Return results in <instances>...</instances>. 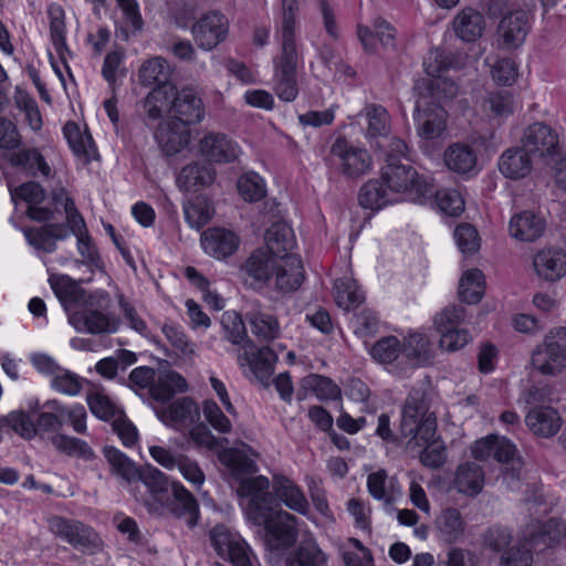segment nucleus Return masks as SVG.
<instances>
[{"label":"nucleus","instance_id":"obj_1","mask_svg":"<svg viewBox=\"0 0 566 566\" xmlns=\"http://www.w3.org/2000/svg\"><path fill=\"white\" fill-rule=\"evenodd\" d=\"M220 461L238 481L237 493L247 517L264 527L266 558L272 566L283 563V499L271 489L268 478L252 476L258 471L255 453L248 446L229 448L221 452Z\"/></svg>","mask_w":566,"mask_h":566},{"label":"nucleus","instance_id":"obj_2","mask_svg":"<svg viewBox=\"0 0 566 566\" xmlns=\"http://www.w3.org/2000/svg\"><path fill=\"white\" fill-rule=\"evenodd\" d=\"M271 227L264 234V247L253 251L240 266L242 279L253 290H263L274 282L281 287L283 276V226L281 218H269Z\"/></svg>","mask_w":566,"mask_h":566},{"label":"nucleus","instance_id":"obj_3","mask_svg":"<svg viewBox=\"0 0 566 566\" xmlns=\"http://www.w3.org/2000/svg\"><path fill=\"white\" fill-rule=\"evenodd\" d=\"M437 432V417L430 410V397L426 389L412 388L402 407L400 433L409 439L408 443H428Z\"/></svg>","mask_w":566,"mask_h":566},{"label":"nucleus","instance_id":"obj_4","mask_svg":"<svg viewBox=\"0 0 566 566\" xmlns=\"http://www.w3.org/2000/svg\"><path fill=\"white\" fill-rule=\"evenodd\" d=\"M381 179L400 200L423 203L433 198L436 192L434 185L420 176L409 163L386 164L381 170Z\"/></svg>","mask_w":566,"mask_h":566},{"label":"nucleus","instance_id":"obj_5","mask_svg":"<svg viewBox=\"0 0 566 566\" xmlns=\"http://www.w3.org/2000/svg\"><path fill=\"white\" fill-rule=\"evenodd\" d=\"M302 0H285V102L297 96V69L302 64V50L296 43V15Z\"/></svg>","mask_w":566,"mask_h":566},{"label":"nucleus","instance_id":"obj_6","mask_svg":"<svg viewBox=\"0 0 566 566\" xmlns=\"http://www.w3.org/2000/svg\"><path fill=\"white\" fill-rule=\"evenodd\" d=\"M49 531L77 551L95 554L102 547L98 534L78 520L53 515L48 518Z\"/></svg>","mask_w":566,"mask_h":566},{"label":"nucleus","instance_id":"obj_7","mask_svg":"<svg viewBox=\"0 0 566 566\" xmlns=\"http://www.w3.org/2000/svg\"><path fill=\"white\" fill-rule=\"evenodd\" d=\"M533 367L544 376H557L566 369V327L552 329L532 354Z\"/></svg>","mask_w":566,"mask_h":566},{"label":"nucleus","instance_id":"obj_8","mask_svg":"<svg viewBox=\"0 0 566 566\" xmlns=\"http://www.w3.org/2000/svg\"><path fill=\"white\" fill-rule=\"evenodd\" d=\"M521 145L533 158L542 160L545 165L556 163L562 155L558 133L542 122L533 123L523 130Z\"/></svg>","mask_w":566,"mask_h":566},{"label":"nucleus","instance_id":"obj_9","mask_svg":"<svg viewBox=\"0 0 566 566\" xmlns=\"http://www.w3.org/2000/svg\"><path fill=\"white\" fill-rule=\"evenodd\" d=\"M210 542L217 554L233 566H259L245 539L226 525H216L210 531Z\"/></svg>","mask_w":566,"mask_h":566},{"label":"nucleus","instance_id":"obj_10","mask_svg":"<svg viewBox=\"0 0 566 566\" xmlns=\"http://www.w3.org/2000/svg\"><path fill=\"white\" fill-rule=\"evenodd\" d=\"M101 293L105 295V300L99 304L80 303L77 308L69 314V323L77 332L112 334L118 329V319L101 311L108 303L107 293Z\"/></svg>","mask_w":566,"mask_h":566},{"label":"nucleus","instance_id":"obj_11","mask_svg":"<svg viewBox=\"0 0 566 566\" xmlns=\"http://www.w3.org/2000/svg\"><path fill=\"white\" fill-rule=\"evenodd\" d=\"M146 492L136 495V500L147 507L149 513L160 514L169 500L171 481L168 475L158 468L147 464L139 469L136 476Z\"/></svg>","mask_w":566,"mask_h":566},{"label":"nucleus","instance_id":"obj_12","mask_svg":"<svg viewBox=\"0 0 566 566\" xmlns=\"http://www.w3.org/2000/svg\"><path fill=\"white\" fill-rule=\"evenodd\" d=\"M59 154L52 147L21 148L11 157L13 166L32 177L51 179L55 175Z\"/></svg>","mask_w":566,"mask_h":566},{"label":"nucleus","instance_id":"obj_13","mask_svg":"<svg viewBox=\"0 0 566 566\" xmlns=\"http://www.w3.org/2000/svg\"><path fill=\"white\" fill-rule=\"evenodd\" d=\"M190 31L199 49L211 51L227 39L229 21L220 12H208L192 24Z\"/></svg>","mask_w":566,"mask_h":566},{"label":"nucleus","instance_id":"obj_14","mask_svg":"<svg viewBox=\"0 0 566 566\" xmlns=\"http://www.w3.org/2000/svg\"><path fill=\"white\" fill-rule=\"evenodd\" d=\"M413 120L420 138L424 140L438 139L442 137L447 128V112L441 105L417 98Z\"/></svg>","mask_w":566,"mask_h":566},{"label":"nucleus","instance_id":"obj_15","mask_svg":"<svg viewBox=\"0 0 566 566\" xmlns=\"http://www.w3.org/2000/svg\"><path fill=\"white\" fill-rule=\"evenodd\" d=\"M49 282L55 296L69 314L77 308L80 303L95 305L105 300V295L102 293H86L67 275H53Z\"/></svg>","mask_w":566,"mask_h":566},{"label":"nucleus","instance_id":"obj_16","mask_svg":"<svg viewBox=\"0 0 566 566\" xmlns=\"http://www.w3.org/2000/svg\"><path fill=\"white\" fill-rule=\"evenodd\" d=\"M331 155L338 159L342 172L348 178L365 175L371 166L367 150L349 146L345 138H337L331 148Z\"/></svg>","mask_w":566,"mask_h":566},{"label":"nucleus","instance_id":"obj_17","mask_svg":"<svg viewBox=\"0 0 566 566\" xmlns=\"http://www.w3.org/2000/svg\"><path fill=\"white\" fill-rule=\"evenodd\" d=\"M531 29L528 14L524 10L510 11L497 25V42L505 50L521 46Z\"/></svg>","mask_w":566,"mask_h":566},{"label":"nucleus","instance_id":"obj_18","mask_svg":"<svg viewBox=\"0 0 566 566\" xmlns=\"http://www.w3.org/2000/svg\"><path fill=\"white\" fill-rule=\"evenodd\" d=\"M50 34L55 53L49 52L50 63L54 73L62 80V70H70L67 59L72 55L65 41V23L61 8L50 9Z\"/></svg>","mask_w":566,"mask_h":566},{"label":"nucleus","instance_id":"obj_19","mask_svg":"<svg viewBox=\"0 0 566 566\" xmlns=\"http://www.w3.org/2000/svg\"><path fill=\"white\" fill-rule=\"evenodd\" d=\"M356 34L367 53H376L377 42L385 49L396 48L397 30L382 17L374 19L373 29L360 23L357 24Z\"/></svg>","mask_w":566,"mask_h":566},{"label":"nucleus","instance_id":"obj_20","mask_svg":"<svg viewBox=\"0 0 566 566\" xmlns=\"http://www.w3.org/2000/svg\"><path fill=\"white\" fill-rule=\"evenodd\" d=\"M171 119L184 123L187 127L203 119V103L192 87L176 91L175 101L171 102Z\"/></svg>","mask_w":566,"mask_h":566},{"label":"nucleus","instance_id":"obj_21","mask_svg":"<svg viewBox=\"0 0 566 566\" xmlns=\"http://www.w3.org/2000/svg\"><path fill=\"white\" fill-rule=\"evenodd\" d=\"M201 155L217 164L232 163L239 158L241 148L237 142L224 134L209 133L199 144Z\"/></svg>","mask_w":566,"mask_h":566},{"label":"nucleus","instance_id":"obj_22","mask_svg":"<svg viewBox=\"0 0 566 566\" xmlns=\"http://www.w3.org/2000/svg\"><path fill=\"white\" fill-rule=\"evenodd\" d=\"M155 139L166 156H174L189 145L190 128L184 123L168 118L158 126Z\"/></svg>","mask_w":566,"mask_h":566},{"label":"nucleus","instance_id":"obj_23","mask_svg":"<svg viewBox=\"0 0 566 566\" xmlns=\"http://www.w3.org/2000/svg\"><path fill=\"white\" fill-rule=\"evenodd\" d=\"M254 349V346L252 348L248 347L243 354H239L238 364L242 368L248 367L258 380L268 385L274 373V366L279 356L269 347L259 350Z\"/></svg>","mask_w":566,"mask_h":566},{"label":"nucleus","instance_id":"obj_24","mask_svg":"<svg viewBox=\"0 0 566 566\" xmlns=\"http://www.w3.org/2000/svg\"><path fill=\"white\" fill-rule=\"evenodd\" d=\"M458 92V85L452 80L442 76L420 78L413 85V93L418 99H426L438 105L454 98Z\"/></svg>","mask_w":566,"mask_h":566},{"label":"nucleus","instance_id":"obj_25","mask_svg":"<svg viewBox=\"0 0 566 566\" xmlns=\"http://www.w3.org/2000/svg\"><path fill=\"white\" fill-rule=\"evenodd\" d=\"M239 244L238 234L224 228H210L201 234L202 249L216 259H224L233 254Z\"/></svg>","mask_w":566,"mask_h":566},{"label":"nucleus","instance_id":"obj_26","mask_svg":"<svg viewBox=\"0 0 566 566\" xmlns=\"http://www.w3.org/2000/svg\"><path fill=\"white\" fill-rule=\"evenodd\" d=\"M10 195L13 201L17 199L25 201L28 207V216L35 221H48L53 217V210L48 207L39 206L45 192L43 187L35 181H28L21 186L11 189Z\"/></svg>","mask_w":566,"mask_h":566},{"label":"nucleus","instance_id":"obj_27","mask_svg":"<svg viewBox=\"0 0 566 566\" xmlns=\"http://www.w3.org/2000/svg\"><path fill=\"white\" fill-rule=\"evenodd\" d=\"M536 274L545 281L555 282L566 275V253L560 249H544L533 259Z\"/></svg>","mask_w":566,"mask_h":566},{"label":"nucleus","instance_id":"obj_28","mask_svg":"<svg viewBox=\"0 0 566 566\" xmlns=\"http://www.w3.org/2000/svg\"><path fill=\"white\" fill-rule=\"evenodd\" d=\"M172 493L171 512L178 518H184L189 527L197 525L200 517L199 504L196 497L178 480H171Z\"/></svg>","mask_w":566,"mask_h":566},{"label":"nucleus","instance_id":"obj_29","mask_svg":"<svg viewBox=\"0 0 566 566\" xmlns=\"http://www.w3.org/2000/svg\"><path fill=\"white\" fill-rule=\"evenodd\" d=\"M532 157L522 145L509 148L500 157L499 169L506 178L522 179L533 169Z\"/></svg>","mask_w":566,"mask_h":566},{"label":"nucleus","instance_id":"obj_30","mask_svg":"<svg viewBox=\"0 0 566 566\" xmlns=\"http://www.w3.org/2000/svg\"><path fill=\"white\" fill-rule=\"evenodd\" d=\"M545 227V220L542 217L524 211L512 217L510 233L516 240L533 242L543 235Z\"/></svg>","mask_w":566,"mask_h":566},{"label":"nucleus","instance_id":"obj_31","mask_svg":"<svg viewBox=\"0 0 566 566\" xmlns=\"http://www.w3.org/2000/svg\"><path fill=\"white\" fill-rule=\"evenodd\" d=\"M198 416V407L189 398L178 399L158 413L159 419L165 424L174 428L187 427L191 424Z\"/></svg>","mask_w":566,"mask_h":566},{"label":"nucleus","instance_id":"obj_32","mask_svg":"<svg viewBox=\"0 0 566 566\" xmlns=\"http://www.w3.org/2000/svg\"><path fill=\"white\" fill-rule=\"evenodd\" d=\"M530 429L541 437H553L562 427V418L552 407L534 408L526 416Z\"/></svg>","mask_w":566,"mask_h":566},{"label":"nucleus","instance_id":"obj_33","mask_svg":"<svg viewBox=\"0 0 566 566\" xmlns=\"http://www.w3.org/2000/svg\"><path fill=\"white\" fill-rule=\"evenodd\" d=\"M214 175V170L208 164H190L180 170L177 177V186L182 191H195L211 185Z\"/></svg>","mask_w":566,"mask_h":566},{"label":"nucleus","instance_id":"obj_34","mask_svg":"<svg viewBox=\"0 0 566 566\" xmlns=\"http://www.w3.org/2000/svg\"><path fill=\"white\" fill-rule=\"evenodd\" d=\"M358 200L364 208L379 210L388 203L399 201L400 198L396 197L380 178L366 182L360 189Z\"/></svg>","mask_w":566,"mask_h":566},{"label":"nucleus","instance_id":"obj_35","mask_svg":"<svg viewBox=\"0 0 566 566\" xmlns=\"http://www.w3.org/2000/svg\"><path fill=\"white\" fill-rule=\"evenodd\" d=\"M453 29L461 40L473 42L482 35L484 18L479 11L472 8H465L454 18Z\"/></svg>","mask_w":566,"mask_h":566},{"label":"nucleus","instance_id":"obj_36","mask_svg":"<svg viewBox=\"0 0 566 566\" xmlns=\"http://www.w3.org/2000/svg\"><path fill=\"white\" fill-rule=\"evenodd\" d=\"M67 237V230L61 224H48L25 231L28 242L36 250L48 253L55 251L56 241L64 240Z\"/></svg>","mask_w":566,"mask_h":566},{"label":"nucleus","instance_id":"obj_37","mask_svg":"<svg viewBox=\"0 0 566 566\" xmlns=\"http://www.w3.org/2000/svg\"><path fill=\"white\" fill-rule=\"evenodd\" d=\"M564 535V525L556 520H549L545 524L538 525L536 532L527 535L526 545L535 552H543L558 544Z\"/></svg>","mask_w":566,"mask_h":566},{"label":"nucleus","instance_id":"obj_38","mask_svg":"<svg viewBox=\"0 0 566 566\" xmlns=\"http://www.w3.org/2000/svg\"><path fill=\"white\" fill-rule=\"evenodd\" d=\"M401 354L409 359L412 365L419 366L430 361L433 356V349L427 335L412 332L403 338Z\"/></svg>","mask_w":566,"mask_h":566},{"label":"nucleus","instance_id":"obj_39","mask_svg":"<svg viewBox=\"0 0 566 566\" xmlns=\"http://www.w3.org/2000/svg\"><path fill=\"white\" fill-rule=\"evenodd\" d=\"M171 67L161 56H154L143 62L138 70V77L144 86L172 85L169 83Z\"/></svg>","mask_w":566,"mask_h":566},{"label":"nucleus","instance_id":"obj_40","mask_svg":"<svg viewBox=\"0 0 566 566\" xmlns=\"http://www.w3.org/2000/svg\"><path fill=\"white\" fill-rule=\"evenodd\" d=\"M175 85L156 86L145 98V111L149 118L159 119L164 113L171 114V102L176 95Z\"/></svg>","mask_w":566,"mask_h":566},{"label":"nucleus","instance_id":"obj_41","mask_svg":"<svg viewBox=\"0 0 566 566\" xmlns=\"http://www.w3.org/2000/svg\"><path fill=\"white\" fill-rule=\"evenodd\" d=\"M484 483V473L482 468L473 462L459 465L454 484L460 493L475 495L481 492Z\"/></svg>","mask_w":566,"mask_h":566},{"label":"nucleus","instance_id":"obj_42","mask_svg":"<svg viewBox=\"0 0 566 566\" xmlns=\"http://www.w3.org/2000/svg\"><path fill=\"white\" fill-rule=\"evenodd\" d=\"M444 163L450 170L467 174L476 165V155L472 147L455 143L449 146L443 155Z\"/></svg>","mask_w":566,"mask_h":566},{"label":"nucleus","instance_id":"obj_43","mask_svg":"<svg viewBox=\"0 0 566 566\" xmlns=\"http://www.w3.org/2000/svg\"><path fill=\"white\" fill-rule=\"evenodd\" d=\"M334 298L339 307L349 311L358 307L365 296L353 277L344 276L335 281Z\"/></svg>","mask_w":566,"mask_h":566},{"label":"nucleus","instance_id":"obj_44","mask_svg":"<svg viewBox=\"0 0 566 566\" xmlns=\"http://www.w3.org/2000/svg\"><path fill=\"white\" fill-rule=\"evenodd\" d=\"M187 390L185 378L176 371H164L157 378L150 388V394L158 401H167L175 394Z\"/></svg>","mask_w":566,"mask_h":566},{"label":"nucleus","instance_id":"obj_45","mask_svg":"<svg viewBox=\"0 0 566 566\" xmlns=\"http://www.w3.org/2000/svg\"><path fill=\"white\" fill-rule=\"evenodd\" d=\"M221 325L224 331V337L233 345L245 350L253 347L252 342L248 338L244 323L241 316L234 311H227L222 314Z\"/></svg>","mask_w":566,"mask_h":566},{"label":"nucleus","instance_id":"obj_46","mask_svg":"<svg viewBox=\"0 0 566 566\" xmlns=\"http://www.w3.org/2000/svg\"><path fill=\"white\" fill-rule=\"evenodd\" d=\"M484 294V275L479 269L464 272L459 284V296L468 304L478 303Z\"/></svg>","mask_w":566,"mask_h":566},{"label":"nucleus","instance_id":"obj_47","mask_svg":"<svg viewBox=\"0 0 566 566\" xmlns=\"http://www.w3.org/2000/svg\"><path fill=\"white\" fill-rule=\"evenodd\" d=\"M63 135L75 156L90 157L93 150V139L86 130L81 129L78 124L67 122L63 127Z\"/></svg>","mask_w":566,"mask_h":566},{"label":"nucleus","instance_id":"obj_48","mask_svg":"<svg viewBox=\"0 0 566 566\" xmlns=\"http://www.w3.org/2000/svg\"><path fill=\"white\" fill-rule=\"evenodd\" d=\"M45 408L55 410L59 412L62 418L64 419V416H70V422L69 426L72 427V429L78 433L84 434L87 431V412L83 405L81 403H72L70 406L63 405L56 399L48 400L44 405Z\"/></svg>","mask_w":566,"mask_h":566},{"label":"nucleus","instance_id":"obj_49","mask_svg":"<svg viewBox=\"0 0 566 566\" xmlns=\"http://www.w3.org/2000/svg\"><path fill=\"white\" fill-rule=\"evenodd\" d=\"M213 213V207L208 199L202 197H197L184 205L186 222L197 230L206 226L212 219Z\"/></svg>","mask_w":566,"mask_h":566},{"label":"nucleus","instance_id":"obj_50","mask_svg":"<svg viewBox=\"0 0 566 566\" xmlns=\"http://www.w3.org/2000/svg\"><path fill=\"white\" fill-rule=\"evenodd\" d=\"M237 188L241 198L247 202H255L266 195L264 179L254 171H248L239 177Z\"/></svg>","mask_w":566,"mask_h":566},{"label":"nucleus","instance_id":"obj_51","mask_svg":"<svg viewBox=\"0 0 566 566\" xmlns=\"http://www.w3.org/2000/svg\"><path fill=\"white\" fill-rule=\"evenodd\" d=\"M86 402L91 412L104 421H113L123 411L102 390H93L87 394Z\"/></svg>","mask_w":566,"mask_h":566},{"label":"nucleus","instance_id":"obj_52","mask_svg":"<svg viewBox=\"0 0 566 566\" xmlns=\"http://www.w3.org/2000/svg\"><path fill=\"white\" fill-rule=\"evenodd\" d=\"M437 527L447 541L453 542L463 534L465 523L457 509L448 507L438 516Z\"/></svg>","mask_w":566,"mask_h":566},{"label":"nucleus","instance_id":"obj_53","mask_svg":"<svg viewBox=\"0 0 566 566\" xmlns=\"http://www.w3.org/2000/svg\"><path fill=\"white\" fill-rule=\"evenodd\" d=\"M368 119L367 136L370 138L388 136L390 129V117L387 109L381 105H368L365 108Z\"/></svg>","mask_w":566,"mask_h":566},{"label":"nucleus","instance_id":"obj_54","mask_svg":"<svg viewBox=\"0 0 566 566\" xmlns=\"http://www.w3.org/2000/svg\"><path fill=\"white\" fill-rule=\"evenodd\" d=\"M252 333L262 340H271L280 334V322L269 313H252L249 315Z\"/></svg>","mask_w":566,"mask_h":566},{"label":"nucleus","instance_id":"obj_55","mask_svg":"<svg viewBox=\"0 0 566 566\" xmlns=\"http://www.w3.org/2000/svg\"><path fill=\"white\" fill-rule=\"evenodd\" d=\"M302 387L312 389L321 400H335L340 397L339 387L325 376L308 375L302 379Z\"/></svg>","mask_w":566,"mask_h":566},{"label":"nucleus","instance_id":"obj_56","mask_svg":"<svg viewBox=\"0 0 566 566\" xmlns=\"http://www.w3.org/2000/svg\"><path fill=\"white\" fill-rule=\"evenodd\" d=\"M104 454L117 475L128 482L136 479L139 469L122 451L114 447H106Z\"/></svg>","mask_w":566,"mask_h":566},{"label":"nucleus","instance_id":"obj_57","mask_svg":"<svg viewBox=\"0 0 566 566\" xmlns=\"http://www.w3.org/2000/svg\"><path fill=\"white\" fill-rule=\"evenodd\" d=\"M324 562L322 552L312 538L303 539L285 566H319Z\"/></svg>","mask_w":566,"mask_h":566},{"label":"nucleus","instance_id":"obj_58","mask_svg":"<svg viewBox=\"0 0 566 566\" xmlns=\"http://www.w3.org/2000/svg\"><path fill=\"white\" fill-rule=\"evenodd\" d=\"M305 280L303 260L298 253H285V292L296 291Z\"/></svg>","mask_w":566,"mask_h":566},{"label":"nucleus","instance_id":"obj_59","mask_svg":"<svg viewBox=\"0 0 566 566\" xmlns=\"http://www.w3.org/2000/svg\"><path fill=\"white\" fill-rule=\"evenodd\" d=\"M51 387L62 395L77 396L82 390V378L65 368H61L51 378Z\"/></svg>","mask_w":566,"mask_h":566},{"label":"nucleus","instance_id":"obj_60","mask_svg":"<svg viewBox=\"0 0 566 566\" xmlns=\"http://www.w3.org/2000/svg\"><path fill=\"white\" fill-rule=\"evenodd\" d=\"M441 212L450 217H457L464 210V200L457 190L442 189L433 193Z\"/></svg>","mask_w":566,"mask_h":566},{"label":"nucleus","instance_id":"obj_61","mask_svg":"<svg viewBox=\"0 0 566 566\" xmlns=\"http://www.w3.org/2000/svg\"><path fill=\"white\" fill-rule=\"evenodd\" d=\"M7 432L10 430L23 439H32L36 434V427L30 415L24 411H12L6 416Z\"/></svg>","mask_w":566,"mask_h":566},{"label":"nucleus","instance_id":"obj_62","mask_svg":"<svg viewBox=\"0 0 566 566\" xmlns=\"http://www.w3.org/2000/svg\"><path fill=\"white\" fill-rule=\"evenodd\" d=\"M401 353V343L396 336H386L375 343L371 348V356L382 363L394 361Z\"/></svg>","mask_w":566,"mask_h":566},{"label":"nucleus","instance_id":"obj_63","mask_svg":"<svg viewBox=\"0 0 566 566\" xmlns=\"http://www.w3.org/2000/svg\"><path fill=\"white\" fill-rule=\"evenodd\" d=\"M161 332L167 340L184 356H191L195 352L193 344L188 340L182 327L176 323L167 322L163 325Z\"/></svg>","mask_w":566,"mask_h":566},{"label":"nucleus","instance_id":"obj_64","mask_svg":"<svg viewBox=\"0 0 566 566\" xmlns=\"http://www.w3.org/2000/svg\"><path fill=\"white\" fill-rule=\"evenodd\" d=\"M485 105L497 117H507L514 112V98L507 91L491 93L485 101Z\"/></svg>","mask_w":566,"mask_h":566}]
</instances>
